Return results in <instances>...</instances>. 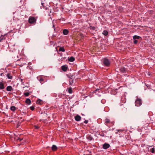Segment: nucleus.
Here are the masks:
<instances>
[{
    "mask_svg": "<svg viewBox=\"0 0 155 155\" xmlns=\"http://www.w3.org/2000/svg\"><path fill=\"white\" fill-rule=\"evenodd\" d=\"M121 101L123 103H125L126 102V100L125 96H123L121 97Z\"/></svg>",
    "mask_w": 155,
    "mask_h": 155,
    "instance_id": "2eb2a0df",
    "label": "nucleus"
},
{
    "mask_svg": "<svg viewBox=\"0 0 155 155\" xmlns=\"http://www.w3.org/2000/svg\"><path fill=\"white\" fill-rule=\"evenodd\" d=\"M133 39H134V42L135 44H136V35L134 36Z\"/></svg>",
    "mask_w": 155,
    "mask_h": 155,
    "instance_id": "7c9ffc66",
    "label": "nucleus"
},
{
    "mask_svg": "<svg viewBox=\"0 0 155 155\" xmlns=\"http://www.w3.org/2000/svg\"><path fill=\"white\" fill-rule=\"evenodd\" d=\"M155 149L154 148H152L150 150V151L153 153H154L155 151Z\"/></svg>",
    "mask_w": 155,
    "mask_h": 155,
    "instance_id": "c85d7f7f",
    "label": "nucleus"
},
{
    "mask_svg": "<svg viewBox=\"0 0 155 155\" xmlns=\"http://www.w3.org/2000/svg\"><path fill=\"white\" fill-rule=\"evenodd\" d=\"M8 34H5L3 35H2L0 37V42L2 41L3 40H5L6 37H7Z\"/></svg>",
    "mask_w": 155,
    "mask_h": 155,
    "instance_id": "39448f33",
    "label": "nucleus"
},
{
    "mask_svg": "<svg viewBox=\"0 0 155 155\" xmlns=\"http://www.w3.org/2000/svg\"><path fill=\"white\" fill-rule=\"evenodd\" d=\"M37 18V17L30 16L29 17L28 22L30 24H35Z\"/></svg>",
    "mask_w": 155,
    "mask_h": 155,
    "instance_id": "f03ea898",
    "label": "nucleus"
},
{
    "mask_svg": "<svg viewBox=\"0 0 155 155\" xmlns=\"http://www.w3.org/2000/svg\"><path fill=\"white\" fill-rule=\"evenodd\" d=\"M138 41L137 40H136V44L137 43Z\"/></svg>",
    "mask_w": 155,
    "mask_h": 155,
    "instance_id": "a19ab883",
    "label": "nucleus"
},
{
    "mask_svg": "<svg viewBox=\"0 0 155 155\" xmlns=\"http://www.w3.org/2000/svg\"><path fill=\"white\" fill-rule=\"evenodd\" d=\"M15 67H14V68H15Z\"/></svg>",
    "mask_w": 155,
    "mask_h": 155,
    "instance_id": "c03bdc74",
    "label": "nucleus"
},
{
    "mask_svg": "<svg viewBox=\"0 0 155 155\" xmlns=\"http://www.w3.org/2000/svg\"><path fill=\"white\" fill-rule=\"evenodd\" d=\"M44 77L43 76H39L37 77V79L41 83H42L44 81Z\"/></svg>",
    "mask_w": 155,
    "mask_h": 155,
    "instance_id": "423d86ee",
    "label": "nucleus"
},
{
    "mask_svg": "<svg viewBox=\"0 0 155 155\" xmlns=\"http://www.w3.org/2000/svg\"><path fill=\"white\" fill-rule=\"evenodd\" d=\"M67 91L69 94H72V90L71 87H70L68 88H67Z\"/></svg>",
    "mask_w": 155,
    "mask_h": 155,
    "instance_id": "4468645a",
    "label": "nucleus"
},
{
    "mask_svg": "<svg viewBox=\"0 0 155 155\" xmlns=\"http://www.w3.org/2000/svg\"><path fill=\"white\" fill-rule=\"evenodd\" d=\"M12 67V65L11 64H10L9 65H8L7 66V67Z\"/></svg>",
    "mask_w": 155,
    "mask_h": 155,
    "instance_id": "4c0bfd02",
    "label": "nucleus"
},
{
    "mask_svg": "<svg viewBox=\"0 0 155 155\" xmlns=\"http://www.w3.org/2000/svg\"><path fill=\"white\" fill-rule=\"evenodd\" d=\"M86 138L90 141H91L93 139V138L92 137L89 135H87Z\"/></svg>",
    "mask_w": 155,
    "mask_h": 155,
    "instance_id": "1a4fd4ad",
    "label": "nucleus"
},
{
    "mask_svg": "<svg viewBox=\"0 0 155 155\" xmlns=\"http://www.w3.org/2000/svg\"><path fill=\"white\" fill-rule=\"evenodd\" d=\"M67 66L66 65H63L61 67V68H67Z\"/></svg>",
    "mask_w": 155,
    "mask_h": 155,
    "instance_id": "473e14b6",
    "label": "nucleus"
},
{
    "mask_svg": "<svg viewBox=\"0 0 155 155\" xmlns=\"http://www.w3.org/2000/svg\"><path fill=\"white\" fill-rule=\"evenodd\" d=\"M63 33L64 35H66L68 34L69 31L68 30L64 29L63 30Z\"/></svg>",
    "mask_w": 155,
    "mask_h": 155,
    "instance_id": "f8f14e48",
    "label": "nucleus"
},
{
    "mask_svg": "<svg viewBox=\"0 0 155 155\" xmlns=\"http://www.w3.org/2000/svg\"><path fill=\"white\" fill-rule=\"evenodd\" d=\"M102 34L105 36H107V35L108 32L106 30H104L103 31Z\"/></svg>",
    "mask_w": 155,
    "mask_h": 155,
    "instance_id": "b1692460",
    "label": "nucleus"
},
{
    "mask_svg": "<svg viewBox=\"0 0 155 155\" xmlns=\"http://www.w3.org/2000/svg\"><path fill=\"white\" fill-rule=\"evenodd\" d=\"M24 95L26 97H27L29 95V93L28 92H25L24 93Z\"/></svg>",
    "mask_w": 155,
    "mask_h": 155,
    "instance_id": "cd10ccee",
    "label": "nucleus"
},
{
    "mask_svg": "<svg viewBox=\"0 0 155 155\" xmlns=\"http://www.w3.org/2000/svg\"><path fill=\"white\" fill-rule=\"evenodd\" d=\"M120 71L122 73H125L126 71H127V69L126 68H120Z\"/></svg>",
    "mask_w": 155,
    "mask_h": 155,
    "instance_id": "412c9836",
    "label": "nucleus"
},
{
    "mask_svg": "<svg viewBox=\"0 0 155 155\" xmlns=\"http://www.w3.org/2000/svg\"><path fill=\"white\" fill-rule=\"evenodd\" d=\"M142 104V101L141 99L138 98L136 97V106H140Z\"/></svg>",
    "mask_w": 155,
    "mask_h": 155,
    "instance_id": "20e7f679",
    "label": "nucleus"
},
{
    "mask_svg": "<svg viewBox=\"0 0 155 155\" xmlns=\"http://www.w3.org/2000/svg\"><path fill=\"white\" fill-rule=\"evenodd\" d=\"M81 35H83L82 34H81Z\"/></svg>",
    "mask_w": 155,
    "mask_h": 155,
    "instance_id": "79ce46f5",
    "label": "nucleus"
},
{
    "mask_svg": "<svg viewBox=\"0 0 155 155\" xmlns=\"http://www.w3.org/2000/svg\"><path fill=\"white\" fill-rule=\"evenodd\" d=\"M68 68H61V71L62 72V71L65 72L66 71Z\"/></svg>",
    "mask_w": 155,
    "mask_h": 155,
    "instance_id": "bb28decb",
    "label": "nucleus"
},
{
    "mask_svg": "<svg viewBox=\"0 0 155 155\" xmlns=\"http://www.w3.org/2000/svg\"><path fill=\"white\" fill-rule=\"evenodd\" d=\"M110 147L109 144L105 143L103 145V148L104 149H106L109 148Z\"/></svg>",
    "mask_w": 155,
    "mask_h": 155,
    "instance_id": "0eeeda50",
    "label": "nucleus"
},
{
    "mask_svg": "<svg viewBox=\"0 0 155 155\" xmlns=\"http://www.w3.org/2000/svg\"><path fill=\"white\" fill-rule=\"evenodd\" d=\"M25 103L28 105H30L31 103V101L29 98H27L25 101Z\"/></svg>",
    "mask_w": 155,
    "mask_h": 155,
    "instance_id": "dca6fc26",
    "label": "nucleus"
},
{
    "mask_svg": "<svg viewBox=\"0 0 155 155\" xmlns=\"http://www.w3.org/2000/svg\"><path fill=\"white\" fill-rule=\"evenodd\" d=\"M5 88L4 83L2 82H0V89H3Z\"/></svg>",
    "mask_w": 155,
    "mask_h": 155,
    "instance_id": "9b49d317",
    "label": "nucleus"
},
{
    "mask_svg": "<svg viewBox=\"0 0 155 155\" xmlns=\"http://www.w3.org/2000/svg\"><path fill=\"white\" fill-rule=\"evenodd\" d=\"M114 124V121H111L108 118H106L104 120V124L107 126L110 127L113 126Z\"/></svg>",
    "mask_w": 155,
    "mask_h": 155,
    "instance_id": "f257e3e1",
    "label": "nucleus"
},
{
    "mask_svg": "<svg viewBox=\"0 0 155 155\" xmlns=\"http://www.w3.org/2000/svg\"><path fill=\"white\" fill-rule=\"evenodd\" d=\"M36 103L37 104H42V101L40 99H38L36 101Z\"/></svg>",
    "mask_w": 155,
    "mask_h": 155,
    "instance_id": "f3484780",
    "label": "nucleus"
},
{
    "mask_svg": "<svg viewBox=\"0 0 155 155\" xmlns=\"http://www.w3.org/2000/svg\"><path fill=\"white\" fill-rule=\"evenodd\" d=\"M16 108L14 106H12L10 107V110L13 112H15L16 110Z\"/></svg>",
    "mask_w": 155,
    "mask_h": 155,
    "instance_id": "aec40b11",
    "label": "nucleus"
},
{
    "mask_svg": "<svg viewBox=\"0 0 155 155\" xmlns=\"http://www.w3.org/2000/svg\"><path fill=\"white\" fill-rule=\"evenodd\" d=\"M69 84L70 85H72L73 83V79L71 77H69Z\"/></svg>",
    "mask_w": 155,
    "mask_h": 155,
    "instance_id": "a211bd4d",
    "label": "nucleus"
},
{
    "mask_svg": "<svg viewBox=\"0 0 155 155\" xmlns=\"http://www.w3.org/2000/svg\"><path fill=\"white\" fill-rule=\"evenodd\" d=\"M7 77L9 79H12V76L10 73H8L7 75Z\"/></svg>",
    "mask_w": 155,
    "mask_h": 155,
    "instance_id": "4be33fe9",
    "label": "nucleus"
},
{
    "mask_svg": "<svg viewBox=\"0 0 155 155\" xmlns=\"http://www.w3.org/2000/svg\"><path fill=\"white\" fill-rule=\"evenodd\" d=\"M23 139L18 138L17 139V140H19L20 141H21Z\"/></svg>",
    "mask_w": 155,
    "mask_h": 155,
    "instance_id": "c9c22d12",
    "label": "nucleus"
},
{
    "mask_svg": "<svg viewBox=\"0 0 155 155\" xmlns=\"http://www.w3.org/2000/svg\"><path fill=\"white\" fill-rule=\"evenodd\" d=\"M59 51H62V52H64L65 51V50L63 47H61L59 50Z\"/></svg>",
    "mask_w": 155,
    "mask_h": 155,
    "instance_id": "393cba45",
    "label": "nucleus"
},
{
    "mask_svg": "<svg viewBox=\"0 0 155 155\" xmlns=\"http://www.w3.org/2000/svg\"><path fill=\"white\" fill-rule=\"evenodd\" d=\"M107 132L105 131H101V132H99V135L102 137H104L105 134H104V133H106Z\"/></svg>",
    "mask_w": 155,
    "mask_h": 155,
    "instance_id": "ddd939ff",
    "label": "nucleus"
},
{
    "mask_svg": "<svg viewBox=\"0 0 155 155\" xmlns=\"http://www.w3.org/2000/svg\"><path fill=\"white\" fill-rule=\"evenodd\" d=\"M121 131V130H118V132H120ZM121 131H123V130H121Z\"/></svg>",
    "mask_w": 155,
    "mask_h": 155,
    "instance_id": "ea45409f",
    "label": "nucleus"
},
{
    "mask_svg": "<svg viewBox=\"0 0 155 155\" xmlns=\"http://www.w3.org/2000/svg\"><path fill=\"white\" fill-rule=\"evenodd\" d=\"M99 90V89H96V90L95 91V92H96L97 91H98Z\"/></svg>",
    "mask_w": 155,
    "mask_h": 155,
    "instance_id": "58836bf2",
    "label": "nucleus"
},
{
    "mask_svg": "<svg viewBox=\"0 0 155 155\" xmlns=\"http://www.w3.org/2000/svg\"><path fill=\"white\" fill-rule=\"evenodd\" d=\"M12 89V87L10 86H8L6 87V90L8 91H11Z\"/></svg>",
    "mask_w": 155,
    "mask_h": 155,
    "instance_id": "6ab92c4d",
    "label": "nucleus"
},
{
    "mask_svg": "<svg viewBox=\"0 0 155 155\" xmlns=\"http://www.w3.org/2000/svg\"><path fill=\"white\" fill-rule=\"evenodd\" d=\"M53 27H54V25H53Z\"/></svg>",
    "mask_w": 155,
    "mask_h": 155,
    "instance_id": "37998d69",
    "label": "nucleus"
},
{
    "mask_svg": "<svg viewBox=\"0 0 155 155\" xmlns=\"http://www.w3.org/2000/svg\"><path fill=\"white\" fill-rule=\"evenodd\" d=\"M88 120H84V123L86 124H87L88 123Z\"/></svg>",
    "mask_w": 155,
    "mask_h": 155,
    "instance_id": "f704fd0d",
    "label": "nucleus"
},
{
    "mask_svg": "<svg viewBox=\"0 0 155 155\" xmlns=\"http://www.w3.org/2000/svg\"><path fill=\"white\" fill-rule=\"evenodd\" d=\"M136 39H139V41H140L141 40V38L140 36L136 35Z\"/></svg>",
    "mask_w": 155,
    "mask_h": 155,
    "instance_id": "c756f323",
    "label": "nucleus"
},
{
    "mask_svg": "<svg viewBox=\"0 0 155 155\" xmlns=\"http://www.w3.org/2000/svg\"><path fill=\"white\" fill-rule=\"evenodd\" d=\"M75 119L77 121H79L81 120V117L80 116L77 115L75 117Z\"/></svg>",
    "mask_w": 155,
    "mask_h": 155,
    "instance_id": "6e6552de",
    "label": "nucleus"
},
{
    "mask_svg": "<svg viewBox=\"0 0 155 155\" xmlns=\"http://www.w3.org/2000/svg\"><path fill=\"white\" fill-rule=\"evenodd\" d=\"M91 29H92L93 30H94L95 29V27H91Z\"/></svg>",
    "mask_w": 155,
    "mask_h": 155,
    "instance_id": "e433bc0d",
    "label": "nucleus"
},
{
    "mask_svg": "<svg viewBox=\"0 0 155 155\" xmlns=\"http://www.w3.org/2000/svg\"><path fill=\"white\" fill-rule=\"evenodd\" d=\"M20 81L22 84H23L24 83V82L23 81V79H20Z\"/></svg>",
    "mask_w": 155,
    "mask_h": 155,
    "instance_id": "72a5a7b5",
    "label": "nucleus"
},
{
    "mask_svg": "<svg viewBox=\"0 0 155 155\" xmlns=\"http://www.w3.org/2000/svg\"><path fill=\"white\" fill-rule=\"evenodd\" d=\"M19 61L18 60L17 62V63H15V64H16L17 65H18L19 66V67H21L23 66V64H20L18 63V62Z\"/></svg>",
    "mask_w": 155,
    "mask_h": 155,
    "instance_id": "a878e982",
    "label": "nucleus"
},
{
    "mask_svg": "<svg viewBox=\"0 0 155 155\" xmlns=\"http://www.w3.org/2000/svg\"><path fill=\"white\" fill-rule=\"evenodd\" d=\"M30 108L31 110H34L35 107L34 106H31L30 107Z\"/></svg>",
    "mask_w": 155,
    "mask_h": 155,
    "instance_id": "2f4dec72",
    "label": "nucleus"
},
{
    "mask_svg": "<svg viewBox=\"0 0 155 155\" xmlns=\"http://www.w3.org/2000/svg\"><path fill=\"white\" fill-rule=\"evenodd\" d=\"M74 60H75V58L73 57H71L68 59L69 61L70 62L74 61Z\"/></svg>",
    "mask_w": 155,
    "mask_h": 155,
    "instance_id": "5701e85b",
    "label": "nucleus"
},
{
    "mask_svg": "<svg viewBox=\"0 0 155 155\" xmlns=\"http://www.w3.org/2000/svg\"><path fill=\"white\" fill-rule=\"evenodd\" d=\"M57 147L55 145H53L51 147V150L53 151H56L57 150Z\"/></svg>",
    "mask_w": 155,
    "mask_h": 155,
    "instance_id": "9d476101",
    "label": "nucleus"
},
{
    "mask_svg": "<svg viewBox=\"0 0 155 155\" xmlns=\"http://www.w3.org/2000/svg\"><path fill=\"white\" fill-rule=\"evenodd\" d=\"M103 63L104 65L107 67L109 66L110 62L109 60L107 58H104L103 59Z\"/></svg>",
    "mask_w": 155,
    "mask_h": 155,
    "instance_id": "7ed1b4c3",
    "label": "nucleus"
}]
</instances>
